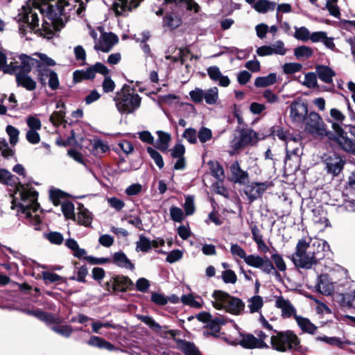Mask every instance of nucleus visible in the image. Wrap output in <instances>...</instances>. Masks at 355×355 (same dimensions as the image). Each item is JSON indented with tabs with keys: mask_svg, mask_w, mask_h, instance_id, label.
<instances>
[{
	"mask_svg": "<svg viewBox=\"0 0 355 355\" xmlns=\"http://www.w3.org/2000/svg\"><path fill=\"white\" fill-rule=\"evenodd\" d=\"M313 54V49L307 46H300L294 49V55L297 59L309 58Z\"/></svg>",
	"mask_w": 355,
	"mask_h": 355,
	"instance_id": "48",
	"label": "nucleus"
},
{
	"mask_svg": "<svg viewBox=\"0 0 355 355\" xmlns=\"http://www.w3.org/2000/svg\"><path fill=\"white\" fill-rule=\"evenodd\" d=\"M324 162L326 164L327 173L334 176H338L343 170L346 161L340 155L333 153L328 155Z\"/></svg>",
	"mask_w": 355,
	"mask_h": 355,
	"instance_id": "17",
	"label": "nucleus"
},
{
	"mask_svg": "<svg viewBox=\"0 0 355 355\" xmlns=\"http://www.w3.org/2000/svg\"><path fill=\"white\" fill-rule=\"evenodd\" d=\"M159 139L157 143L154 145L155 148L161 150L162 152H166L168 148V144L171 139V135H158Z\"/></svg>",
	"mask_w": 355,
	"mask_h": 355,
	"instance_id": "49",
	"label": "nucleus"
},
{
	"mask_svg": "<svg viewBox=\"0 0 355 355\" xmlns=\"http://www.w3.org/2000/svg\"><path fill=\"white\" fill-rule=\"evenodd\" d=\"M288 49L285 46V44L282 40H277L270 45L261 46L257 49L258 55L263 57L271 55H285Z\"/></svg>",
	"mask_w": 355,
	"mask_h": 355,
	"instance_id": "15",
	"label": "nucleus"
},
{
	"mask_svg": "<svg viewBox=\"0 0 355 355\" xmlns=\"http://www.w3.org/2000/svg\"><path fill=\"white\" fill-rule=\"evenodd\" d=\"M177 343L181 345L180 349L185 355H202V353L193 343L179 339L177 340Z\"/></svg>",
	"mask_w": 355,
	"mask_h": 355,
	"instance_id": "32",
	"label": "nucleus"
},
{
	"mask_svg": "<svg viewBox=\"0 0 355 355\" xmlns=\"http://www.w3.org/2000/svg\"><path fill=\"white\" fill-rule=\"evenodd\" d=\"M166 5L171 4L172 11L167 13L163 19V26L168 30H173L179 27L182 24V19L179 15V10L182 6L187 10H193L195 12L199 10V6L193 0H164Z\"/></svg>",
	"mask_w": 355,
	"mask_h": 355,
	"instance_id": "3",
	"label": "nucleus"
},
{
	"mask_svg": "<svg viewBox=\"0 0 355 355\" xmlns=\"http://www.w3.org/2000/svg\"><path fill=\"white\" fill-rule=\"evenodd\" d=\"M90 143L92 144V149L90 151L95 156H97L101 153H105L110 151L108 144L104 143L100 139H94L93 143L90 141Z\"/></svg>",
	"mask_w": 355,
	"mask_h": 355,
	"instance_id": "37",
	"label": "nucleus"
},
{
	"mask_svg": "<svg viewBox=\"0 0 355 355\" xmlns=\"http://www.w3.org/2000/svg\"><path fill=\"white\" fill-rule=\"evenodd\" d=\"M96 73L106 76L109 73L108 69L102 63L97 62L94 66L89 67L85 71H80L81 77L85 79L94 78Z\"/></svg>",
	"mask_w": 355,
	"mask_h": 355,
	"instance_id": "25",
	"label": "nucleus"
},
{
	"mask_svg": "<svg viewBox=\"0 0 355 355\" xmlns=\"http://www.w3.org/2000/svg\"><path fill=\"white\" fill-rule=\"evenodd\" d=\"M324 248V245L321 244L320 242H314L311 245L309 244V254L315 256V258L317 257V263L325 257Z\"/></svg>",
	"mask_w": 355,
	"mask_h": 355,
	"instance_id": "41",
	"label": "nucleus"
},
{
	"mask_svg": "<svg viewBox=\"0 0 355 355\" xmlns=\"http://www.w3.org/2000/svg\"><path fill=\"white\" fill-rule=\"evenodd\" d=\"M87 344L90 346L98 347L99 349H105L112 352L116 349L114 345L105 338L99 336H92L87 341Z\"/></svg>",
	"mask_w": 355,
	"mask_h": 355,
	"instance_id": "28",
	"label": "nucleus"
},
{
	"mask_svg": "<svg viewBox=\"0 0 355 355\" xmlns=\"http://www.w3.org/2000/svg\"><path fill=\"white\" fill-rule=\"evenodd\" d=\"M76 135H71L67 139H63L60 136L55 140V144L59 146H78L79 144L76 138Z\"/></svg>",
	"mask_w": 355,
	"mask_h": 355,
	"instance_id": "51",
	"label": "nucleus"
},
{
	"mask_svg": "<svg viewBox=\"0 0 355 355\" xmlns=\"http://www.w3.org/2000/svg\"><path fill=\"white\" fill-rule=\"evenodd\" d=\"M146 150L147 153L149 154L150 157L154 160L156 165L159 168H162L164 166V162L161 154L150 146L147 147Z\"/></svg>",
	"mask_w": 355,
	"mask_h": 355,
	"instance_id": "53",
	"label": "nucleus"
},
{
	"mask_svg": "<svg viewBox=\"0 0 355 355\" xmlns=\"http://www.w3.org/2000/svg\"><path fill=\"white\" fill-rule=\"evenodd\" d=\"M330 115L335 121H336V122L332 123V128L335 131V133H344L341 124L345 119V115L340 110L336 108L331 109Z\"/></svg>",
	"mask_w": 355,
	"mask_h": 355,
	"instance_id": "30",
	"label": "nucleus"
},
{
	"mask_svg": "<svg viewBox=\"0 0 355 355\" xmlns=\"http://www.w3.org/2000/svg\"><path fill=\"white\" fill-rule=\"evenodd\" d=\"M303 85L308 88H315L317 86V78L315 74L313 72L305 74Z\"/></svg>",
	"mask_w": 355,
	"mask_h": 355,
	"instance_id": "64",
	"label": "nucleus"
},
{
	"mask_svg": "<svg viewBox=\"0 0 355 355\" xmlns=\"http://www.w3.org/2000/svg\"><path fill=\"white\" fill-rule=\"evenodd\" d=\"M295 33L293 34V37L300 41L306 42L310 39V31L309 29L304 26L297 27L295 26Z\"/></svg>",
	"mask_w": 355,
	"mask_h": 355,
	"instance_id": "50",
	"label": "nucleus"
},
{
	"mask_svg": "<svg viewBox=\"0 0 355 355\" xmlns=\"http://www.w3.org/2000/svg\"><path fill=\"white\" fill-rule=\"evenodd\" d=\"M244 186V193L250 202H252L258 198H261L266 189L272 187L273 184L268 181L263 182H249Z\"/></svg>",
	"mask_w": 355,
	"mask_h": 355,
	"instance_id": "11",
	"label": "nucleus"
},
{
	"mask_svg": "<svg viewBox=\"0 0 355 355\" xmlns=\"http://www.w3.org/2000/svg\"><path fill=\"white\" fill-rule=\"evenodd\" d=\"M207 71L210 79L214 82H218L220 86L226 87L230 85V78L227 76L223 75L218 67H209Z\"/></svg>",
	"mask_w": 355,
	"mask_h": 355,
	"instance_id": "23",
	"label": "nucleus"
},
{
	"mask_svg": "<svg viewBox=\"0 0 355 355\" xmlns=\"http://www.w3.org/2000/svg\"><path fill=\"white\" fill-rule=\"evenodd\" d=\"M241 339L238 343L244 349H263V348H268L269 346L265 343L262 342V340H258V338H256L253 334H240Z\"/></svg>",
	"mask_w": 355,
	"mask_h": 355,
	"instance_id": "20",
	"label": "nucleus"
},
{
	"mask_svg": "<svg viewBox=\"0 0 355 355\" xmlns=\"http://www.w3.org/2000/svg\"><path fill=\"white\" fill-rule=\"evenodd\" d=\"M221 277L225 284H235L237 281L236 273L230 269L223 271Z\"/></svg>",
	"mask_w": 355,
	"mask_h": 355,
	"instance_id": "58",
	"label": "nucleus"
},
{
	"mask_svg": "<svg viewBox=\"0 0 355 355\" xmlns=\"http://www.w3.org/2000/svg\"><path fill=\"white\" fill-rule=\"evenodd\" d=\"M112 276L115 293L119 292L125 293L128 291L132 290L134 284L129 277L116 274Z\"/></svg>",
	"mask_w": 355,
	"mask_h": 355,
	"instance_id": "21",
	"label": "nucleus"
},
{
	"mask_svg": "<svg viewBox=\"0 0 355 355\" xmlns=\"http://www.w3.org/2000/svg\"><path fill=\"white\" fill-rule=\"evenodd\" d=\"M220 324H223L221 320L218 318H216L213 319L211 321H210V322L207 324L205 326V327L207 329H209L211 330L210 331L212 332L214 335H215V338H218L219 336L218 334L220 331Z\"/></svg>",
	"mask_w": 355,
	"mask_h": 355,
	"instance_id": "56",
	"label": "nucleus"
},
{
	"mask_svg": "<svg viewBox=\"0 0 355 355\" xmlns=\"http://www.w3.org/2000/svg\"><path fill=\"white\" fill-rule=\"evenodd\" d=\"M245 263L249 266L260 268L263 273L272 275L277 280L282 281V275L275 270L272 261L266 256L264 257L259 255L250 254L245 259Z\"/></svg>",
	"mask_w": 355,
	"mask_h": 355,
	"instance_id": "8",
	"label": "nucleus"
},
{
	"mask_svg": "<svg viewBox=\"0 0 355 355\" xmlns=\"http://www.w3.org/2000/svg\"><path fill=\"white\" fill-rule=\"evenodd\" d=\"M170 216L171 220L177 223H182L184 218L182 209L175 206L170 208Z\"/></svg>",
	"mask_w": 355,
	"mask_h": 355,
	"instance_id": "54",
	"label": "nucleus"
},
{
	"mask_svg": "<svg viewBox=\"0 0 355 355\" xmlns=\"http://www.w3.org/2000/svg\"><path fill=\"white\" fill-rule=\"evenodd\" d=\"M113 9L116 15H123L132 10V3L128 0H114Z\"/></svg>",
	"mask_w": 355,
	"mask_h": 355,
	"instance_id": "36",
	"label": "nucleus"
},
{
	"mask_svg": "<svg viewBox=\"0 0 355 355\" xmlns=\"http://www.w3.org/2000/svg\"><path fill=\"white\" fill-rule=\"evenodd\" d=\"M16 82L18 86H21L27 90L32 91L36 87V82L33 80L28 73H17Z\"/></svg>",
	"mask_w": 355,
	"mask_h": 355,
	"instance_id": "27",
	"label": "nucleus"
},
{
	"mask_svg": "<svg viewBox=\"0 0 355 355\" xmlns=\"http://www.w3.org/2000/svg\"><path fill=\"white\" fill-rule=\"evenodd\" d=\"M273 332L276 334L270 338V344L273 349L279 352L300 351V339L293 331L273 330Z\"/></svg>",
	"mask_w": 355,
	"mask_h": 355,
	"instance_id": "4",
	"label": "nucleus"
},
{
	"mask_svg": "<svg viewBox=\"0 0 355 355\" xmlns=\"http://www.w3.org/2000/svg\"><path fill=\"white\" fill-rule=\"evenodd\" d=\"M42 278L45 283V284H53L57 282L62 281L63 282H66V279L63 277L60 276L59 275L51 272L49 271H42Z\"/></svg>",
	"mask_w": 355,
	"mask_h": 355,
	"instance_id": "45",
	"label": "nucleus"
},
{
	"mask_svg": "<svg viewBox=\"0 0 355 355\" xmlns=\"http://www.w3.org/2000/svg\"><path fill=\"white\" fill-rule=\"evenodd\" d=\"M272 262L275 268V270L279 272H285L287 269L286 264L282 256V254L279 253H274L271 255Z\"/></svg>",
	"mask_w": 355,
	"mask_h": 355,
	"instance_id": "44",
	"label": "nucleus"
},
{
	"mask_svg": "<svg viewBox=\"0 0 355 355\" xmlns=\"http://www.w3.org/2000/svg\"><path fill=\"white\" fill-rule=\"evenodd\" d=\"M260 135H235L234 138L230 142L229 150L230 155H239L245 148L256 145L259 140L263 139L266 137L263 135L262 137H259ZM271 135H267L270 136Z\"/></svg>",
	"mask_w": 355,
	"mask_h": 355,
	"instance_id": "7",
	"label": "nucleus"
},
{
	"mask_svg": "<svg viewBox=\"0 0 355 355\" xmlns=\"http://www.w3.org/2000/svg\"><path fill=\"white\" fill-rule=\"evenodd\" d=\"M219 90L217 87H212L207 89L196 87L189 92V96L195 103H201L203 101L207 105H216L219 99Z\"/></svg>",
	"mask_w": 355,
	"mask_h": 355,
	"instance_id": "9",
	"label": "nucleus"
},
{
	"mask_svg": "<svg viewBox=\"0 0 355 355\" xmlns=\"http://www.w3.org/2000/svg\"><path fill=\"white\" fill-rule=\"evenodd\" d=\"M289 109V116L292 122L301 125L308 114L307 104L301 99H297L291 103Z\"/></svg>",
	"mask_w": 355,
	"mask_h": 355,
	"instance_id": "13",
	"label": "nucleus"
},
{
	"mask_svg": "<svg viewBox=\"0 0 355 355\" xmlns=\"http://www.w3.org/2000/svg\"><path fill=\"white\" fill-rule=\"evenodd\" d=\"M150 300L155 304L158 306H164L168 303L167 297H166L164 294L157 292H153L151 293Z\"/></svg>",
	"mask_w": 355,
	"mask_h": 355,
	"instance_id": "60",
	"label": "nucleus"
},
{
	"mask_svg": "<svg viewBox=\"0 0 355 355\" xmlns=\"http://www.w3.org/2000/svg\"><path fill=\"white\" fill-rule=\"evenodd\" d=\"M295 320L303 332L311 335L315 334L318 327L312 323L309 318L302 317L301 315H295Z\"/></svg>",
	"mask_w": 355,
	"mask_h": 355,
	"instance_id": "26",
	"label": "nucleus"
},
{
	"mask_svg": "<svg viewBox=\"0 0 355 355\" xmlns=\"http://www.w3.org/2000/svg\"><path fill=\"white\" fill-rule=\"evenodd\" d=\"M277 81V76L275 73H271L266 76L258 77L254 81V85L257 87H265L273 85Z\"/></svg>",
	"mask_w": 355,
	"mask_h": 355,
	"instance_id": "40",
	"label": "nucleus"
},
{
	"mask_svg": "<svg viewBox=\"0 0 355 355\" xmlns=\"http://www.w3.org/2000/svg\"><path fill=\"white\" fill-rule=\"evenodd\" d=\"M36 60L25 54L6 53L0 49V71L12 75L17 73H28Z\"/></svg>",
	"mask_w": 355,
	"mask_h": 355,
	"instance_id": "1",
	"label": "nucleus"
},
{
	"mask_svg": "<svg viewBox=\"0 0 355 355\" xmlns=\"http://www.w3.org/2000/svg\"><path fill=\"white\" fill-rule=\"evenodd\" d=\"M78 264H79L78 262H77V261L74 262L75 267L78 269L77 272H76L77 277H75L74 276H73V277H71L69 279L71 280H76L78 282L86 283L87 281L85 279V277L88 275L87 267L85 264L83 266H81L79 268H77V266Z\"/></svg>",
	"mask_w": 355,
	"mask_h": 355,
	"instance_id": "47",
	"label": "nucleus"
},
{
	"mask_svg": "<svg viewBox=\"0 0 355 355\" xmlns=\"http://www.w3.org/2000/svg\"><path fill=\"white\" fill-rule=\"evenodd\" d=\"M30 184H22L19 180H15V193L17 191L19 192L21 200L24 202L28 200L29 193H31L32 191H36L33 187L28 188Z\"/></svg>",
	"mask_w": 355,
	"mask_h": 355,
	"instance_id": "35",
	"label": "nucleus"
},
{
	"mask_svg": "<svg viewBox=\"0 0 355 355\" xmlns=\"http://www.w3.org/2000/svg\"><path fill=\"white\" fill-rule=\"evenodd\" d=\"M46 238L53 244L61 245L63 243L64 238L61 233L58 232H51L46 235Z\"/></svg>",
	"mask_w": 355,
	"mask_h": 355,
	"instance_id": "61",
	"label": "nucleus"
},
{
	"mask_svg": "<svg viewBox=\"0 0 355 355\" xmlns=\"http://www.w3.org/2000/svg\"><path fill=\"white\" fill-rule=\"evenodd\" d=\"M116 106L121 114H131L137 110L141 105L140 96L131 92L130 87L123 85L121 89L117 92L114 98Z\"/></svg>",
	"mask_w": 355,
	"mask_h": 355,
	"instance_id": "5",
	"label": "nucleus"
},
{
	"mask_svg": "<svg viewBox=\"0 0 355 355\" xmlns=\"http://www.w3.org/2000/svg\"><path fill=\"white\" fill-rule=\"evenodd\" d=\"M48 78V84L49 87L55 90L59 87V80L57 73L51 70H45L43 73H41V76L40 78L41 83L44 85L45 79Z\"/></svg>",
	"mask_w": 355,
	"mask_h": 355,
	"instance_id": "29",
	"label": "nucleus"
},
{
	"mask_svg": "<svg viewBox=\"0 0 355 355\" xmlns=\"http://www.w3.org/2000/svg\"><path fill=\"white\" fill-rule=\"evenodd\" d=\"M24 313L28 315L35 317L46 325L50 326L51 324H58L60 322V318L56 317L53 313L44 311L40 309L23 310Z\"/></svg>",
	"mask_w": 355,
	"mask_h": 355,
	"instance_id": "18",
	"label": "nucleus"
},
{
	"mask_svg": "<svg viewBox=\"0 0 355 355\" xmlns=\"http://www.w3.org/2000/svg\"><path fill=\"white\" fill-rule=\"evenodd\" d=\"M140 320L156 332L162 329V327L150 316L142 315L140 317Z\"/></svg>",
	"mask_w": 355,
	"mask_h": 355,
	"instance_id": "63",
	"label": "nucleus"
},
{
	"mask_svg": "<svg viewBox=\"0 0 355 355\" xmlns=\"http://www.w3.org/2000/svg\"><path fill=\"white\" fill-rule=\"evenodd\" d=\"M276 3L268 0H259L253 5V8L259 13H266L275 9Z\"/></svg>",
	"mask_w": 355,
	"mask_h": 355,
	"instance_id": "34",
	"label": "nucleus"
},
{
	"mask_svg": "<svg viewBox=\"0 0 355 355\" xmlns=\"http://www.w3.org/2000/svg\"><path fill=\"white\" fill-rule=\"evenodd\" d=\"M39 193L37 191H32L28 196V200H30V204L26 205L31 210H33V212L37 211V210L40 208V205L37 202Z\"/></svg>",
	"mask_w": 355,
	"mask_h": 355,
	"instance_id": "55",
	"label": "nucleus"
},
{
	"mask_svg": "<svg viewBox=\"0 0 355 355\" xmlns=\"http://www.w3.org/2000/svg\"><path fill=\"white\" fill-rule=\"evenodd\" d=\"M61 209L67 219L75 220L74 205L72 202L67 200L62 202Z\"/></svg>",
	"mask_w": 355,
	"mask_h": 355,
	"instance_id": "46",
	"label": "nucleus"
},
{
	"mask_svg": "<svg viewBox=\"0 0 355 355\" xmlns=\"http://www.w3.org/2000/svg\"><path fill=\"white\" fill-rule=\"evenodd\" d=\"M229 170L230 173L229 180L230 182L241 186L245 185L249 182V173L241 168L237 160L230 166Z\"/></svg>",
	"mask_w": 355,
	"mask_h": 355,
	"instance_id": "16",
	"label": "nucleus"
},
{
	"mask_svg": "<svg viewBox=\"0 0 355 355\" xmlns=\"http://www.w3.org/2000/svg\"><path fill=\"white\" fill-rule=\"evenodd\" d=\"M277 308L282 310V317L283 318H288L296 314V309L288 300L284 299L282 296H279L275 301Z\"/></svg>",
	"mask_w": 355,
	"mask_h": 355,
	"instance_id": "22",
	"label": "nucleus"
},
{
	"mask_svg": "<svg viewBox=\"0 0 355 355\" xmlns=\"http://www.w3.org/2000/svg\"><path fill=\"white\" fill-rule=\"evenodd\" d=\"M73 220L79 225L89 227L93 220V214L89 210H83V212H78Z\"/></svg>",
	"mask_w": 355,
	"mask_h": 355,
	"instance_id": "33",
	"label": "nucleus"
},
{
	"mask_svg": "<svg viewBox=\"0 0 355 355\" xmlns=\"http://www.w3.org/2000/svg\"><path fill=\"white\" fill-rule=\"evenodd\" d=\"M250 304L248 305L250 313L258 312L263 305V301L262 297L259 295H255L250 298Z\"/></svg>",
	"mask_w": 355,
	"mask_h": 355,
	"instance_id": "52",
	"label": "nucleus"
},
{
	"mask_svg": "<svg viewBox=\"0 0 355 355\" xmlns=\"http://www.w3.org/2000/svg\"><path fill=\"white\" fill-rule=\"evenodd\" d=\"M15 180H18L19 178L14 176L7 169L0 168V183L13 187L14 184H15Z\"/></svg>",
	"mask_w": 355,
	"mask_h": 355,
	"instance_id": "42",
	"label": "nucleus"
},
{
	"mask_svg": "<svg viewBox=\"0 0 355 355\" xmlns=\"http://www.w3.org/2000/svg\"><path fill=\"white\" fill-rule=\"evenodd\" d=\"M303 123L306 133H330L326 131V125L321 116L315 112L307 114Z\"/></svg>",
	"mask_w": 355,
	"mask_h": 355,
	"instance_id": "12",
	"label": "nucleus"
},
{
	"mask_svg": "<svg viewBox=\"0 0 355 355\" xmlns=\"http://www.w3.org/2000/svg\"><path fill=\"white\" fill-rule=\"evenodd\" d=\"M181 302L185 305H189L191 307L200 309L202 304L194 299L191 294L183 295L181 297Z\"/></svg>",
	"mask_w": 355,
	"mask_h": 355,
	"instance_id": "59",
	"label": "nucleus"
},
{
	"mask_svg": "<svg viewBox=\"0 0 355 355\" xmlns=\"http://www.w3.org/2000/svg\"><path fill=\"white\" fill-rule=\"evenodd\" d=\"M309 243L304 239H300L296 245L295 252L289 258L298 268L310 269L316 265L315 256L309 254Z\"/></svg>",
	"mask_w": 355,
	"mask_h": 355,
	"instance_id": "6",
	"label": "nucleus"
},
{
	"mask_svg": "<svg viewBox=\"0 0 355 355\" xmlns=\"http://www.w3.org/2000/svg\"><path fill=\"white\" fill-rule=\"evenodd\" d=\"M302 69V65L296 62L285 63L283 65V71L286 74H293L299 72Z\"/></svg>",
	"mask_w": 355,
	"mask_h": 355,
	"instance_id": "57",
	"label": "nucleus"
},
{
	"mask_svg": "<svg viewBox=\"0 0 355 355\" xmlns=\"http://www.w3.org/2000/svg\"><path fill=\"white\" fill-rule=\"evenodd\" d=\"M111 263L115 264L118 267L129 269L130 270L135 269L134 263L121 250L113 254L112 259H111Z\"/></svg>",
	"mask_w": 355,
	"mask_h": 355,
	"instance_id": "24",
	"label": "nucleus"
},
{
	"mask_svg": "<svg viewBox=\"0 0 355 355\" xmlns=\"http://www.w3.org/2000/svg\"><path fill=\"white\" fill-rule=\"evenodd\" d=\"M212 297L215 300L212 302V305L217 310L224 309L232 315H239L245 309V304L241 299L232 296L225 291L214 290Z\"/></svg>",
	"mask_w": 355,
	"mask_h": 355,
	"instance_id": "2",
	"label": "nucleus"
},
{
	"mask_svg": "<svg viewBox=\"0 0 355 355\" xmlns=\"http://www.w3.org/2000/svg\"><path fill=\"white\" fill-rule=\"evenodd\" d=\"M98 31L101 33V36L94 44V49L103 52L110 51L113 46L118 42L117 37L112 33H104L101 26L98 27Z\"/></svg>",
	"mask_w": 355,
	"mask_h": 355,
	"instance_id": "14",
	"label": "nucleus"
},
{
	"mask_svg": "<svg viewBox=\"0 0 355 355\" xmlns=\"http://www.w3.org/2000/svg\"><path fill=\"white\" fill-rule=\"evenodd\" d=\"M279 139L284 141L286 144V152L297 155L299 146H302V140L305 138L302 135H277Z\"/></svg>",
	"mask_w": 355,
	"mask_h": 355,
	"instance_id": "19",
	"label": "nucleus"
},
{
	"mask_svg": "<svg viewBox=\"0 0 355 355\" xmlns=\"http://www.w3.org/2000/svg\"><path fill=\"white\" fill-rule=\"evenodd\" d=\"M315 71L318 78L325 83H331L332 78L335 76V72L327 66H317Z\"/></svg>",
	"mask_w": 355,
	"mask_h": 355,
	"instance_id": "31",
	"label": "nucleus"
},
{
	"mask_svg": "<svg viewBox=\"0 0 355 355\" xmlns=\"http://www.w3.org/2000/svg\"><path fill=\"white\" fill-rule=\"evenodd\" d=\"M60 322L62 320H60ZM61 322L58 324H53L51 327V329L55 333L65 337L69 338L71 336V334L73 331V329L71 325L68 324H60Z\"/></svg>",
	"mask_w": 355,
	"mask_h": 355,
	"instance_id": "38",
	"label": "nucleus"
},
{
	"mask_svg": "<svg viewBox=\"0 0 355 355\" xmlns=\"http://www.w3.org/2000/svg\"><path fill=\"white\" fill-rule=\"evenodd\" d=\"M88 0L84 2L82 0H58L57 8L58 14L63 17L69 15L71 12L80 15L85 9V5Z\"/></svg>",
	"mask_w": 355,
	"mask_h": 355,
	"instance_id": "10",
	"label": "nucleus"
},
{
	"mask_svg": "<svg viewBox=\"0 0 355 355\" xmlns=\"http://www.w3.org/2000/svg\"><path fill=\"white\" fill-rule=\"evenodd\" d=\"M64 104L61 102L58 103V111L54 112L50 116V121L54 125H61L64 122Z\"/></svg>",
	"mask_w": 355,
	"mask_h": 355,
	"instance_id": "39",
	"label": "nucleus"
},
{
	"mask_svg": "<svg viewBox=\"0 0 355 355\" xmlns=\"http://www.w3.org/2000/svg\"><path fill=\"white\" fill-rule=\"evenodd\" d=\"M67 197L68 194L59 189H51L49 191V198L54 206L60 205V200Z\"/></svg>",
	"mask_w": 355,
	"mask_h": 355,
	"instance_id": "43",
	"label": "nucleus"
},
{
	"mask_svg": "<svg viewBox=\"0 0 355 355\" xmlns=\"http://www.w3.org/2000/svg\"><path fill=\"white\" fill-rule=\"evenodd\" d=\"M137 247L144 252H147L151 249V241L145 236L141 235L139 241L137 243Z\"/></svg>",
	"mask_w": 355,
	"mask_h": 355,
	"instance_id": "62",
	"label": "nucleus"
}]
</instances>
